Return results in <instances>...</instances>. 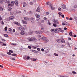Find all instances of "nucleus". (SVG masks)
I'll return each mask as SVG.
<instances>
[{
  "mask_svg": "<svg viewBox=\"0 0 77 77\" xmlns=\"http://www.w3.org/2000/svg\"><path fill=\"white\" fill-rule=\"evenodd\" d=\"M53 26H54V27H56V26H57L56 25V24H54V23H53Z\"/></svg>",
  "mask_w": 77,
  "mask_h": 77,
  "instance_id": "473e14b6",
  "label": "nucleus"
},
{
  "mask_svg": "<svg viewBox=\"0 0 77 77\" xmlns=\"http://www.w3.org/2000/svg\"><path fill=\"white\" fill-rule=\"evenodd\" d=\"M35 15L36 18H39V17H40V16L38 15V14H35Z\"/></svg>",
  "mask_w": 77,
  "mask_h": 77,
  "instance_id": "dca6fc26",
  "label": "nucleus"
},
{
  "mask_svg": "<svg viewBox=\"0 0 77 77\" xmlns=\"http://www.w3.org/2000/svg\"><path fill=\"white\" fill-rule=\"evenodd\" d=\"M18 29H19V30H24V28L22 26L18 27Z\"/></svg>",
  "mask_w": 77,
  "mask_h": 77,
  "instance_id": "9d476101",
  "label": "nucleus"
},
{
  "mask_svg": "<svg viewBox=\"0 0 77 77\" xmlns=\"http://www.w3.org/2000/svg\"><path fill=\"white\" fill-rule=\"evenodd\" d=\"M7 54H9V55H11V52H8L7 53Z\"/></svg>",
  "mask_w": 77,
  "mask_h": 77,
  "instance_id": "49530a36",
  "label": "nucleus"
},
{
  "mask_svg": "<svg viewBox=\"0 0 77 77\" xmlns=\"http://www.w3.org/2000/svg\"><path fill=\"white\" fill-rule=\"evenodd\" d=\"M42 39H44L45 41H46V42H48V40L47 39V38L45 37H43Z\"/></svg>",
  "mask_w": 77,
  "mask_h": 77,
  "instance_id": "6e6552de",
  "label": "nucleus"
},
{
  "mask_svg": "<svg viewBox=\"0 0 77 77\" xmlns=\"http://www.w3.org/2000/svg\"><path fill=\"white\" fill-rule=\"evenodd\" d=\"M54 30L55 31H54V32H55V33H57L59 32V31L56 32V31H57V28L56 29H55Z\"/></svg>",
  "mask_w": 77,
  "mask_h": 77,
  "instance_id": "aec40b11",
  "label": "nucleus"
},
{
  "mask_svg": "<svg viewBox=\"0 0 77 77\" xmlns=\"http://www.w3.org/2000/svg\"><path fill=\"white\" fill-rule=\"evenodd\" d=\"M20 34L22 35H25V33L24 31H22L20 32Z\"/></svg>",
  "mask_w": 77,
  "mask_h": 77,
  "instance_id": "6ab92c4d",
  "label": "nucleus"
},
{
  "mask_svg": "<svg viewBox=\"0 0 77 77\" xmlns=\"http://www.w3.org/2000/svg\"><path fill=\"white\" fill-rule=\"evenodd\" d=\"M11 45H16V44H11Z\"/></svg>",
  "mask_w": 77,
  "mask_h": 77,
  "instance_id": "5fc2aeb1",
  "label": "nucleus"
},
{
  "mask_svg": "<svg viewBox=\"0 0 77 77\" xmlns=\"http://www.w3.org/2000/svg\"><path fill=\"white\" fill-rule=\"evenodd\" d=\"M57 41L58 42H61V40H60V39H57Z\"/></svg>",
  "mask_w": 77,
  "mask_h": 77,
  "instance_id": "5701e85b",
  "label": "nucleus"
},
{
  "mask_svg": "<svg viewBox=\"0 0 77 77\" xmlns=\"http://www.w3.org/2000/svg\"><path fill=\"white\" fill-rule=\"evenodd\" d=\"M24 27H25V29H27V27L26 26V25H23Z\"/></svg>",
  "mask_w": 77,
  "mask_h": 77,
  "instance_id": "603ef678",
  "label": "nucleus"
},
{
  "mask_svg": "<svg viewBox=\"0 0 77 77\" xmlns=\"http://www.w3.org/2000/svg\"><path fill=\"white\" fill-rule=\"evenodd\" d=\"M9 52H10V53H13V51L10 50L9 51Z\"/></svg>",
  "mask_w": 77,
  "mask_h": 77,
  "instance_id": "a18cd8bd",
  "label": "nucleus"
},
{
  "mask_svg": "<svg viewBox=\"0 0 77 77\" xmlns=\"http://www.w3.org/2000/svg\"><path fill=\"white\" fill-rule=\"evenodd\" d=\"M74 19L75 20V21L77 23V17H74Z\"/></svg>",
  "mask_w": 77,
  "mask_h": 77,
  "instance_id": "bb28decb",
  "label": "nucleus"
},
{
  "mask_svg": "<svg viewBox=\"0 0 77 77\" xmlns=\"http://www.w3.org/2000/svg\"><path fill=\"white\" fill-rule=\"evenodd\" d=\"M14 1H12L11 2V4H9L8 5V6H13L14 5Z\"/></svg>",
  "mask_w": 77,
  "mask_h": 77,
  "instance_id": "20e7f679",
  "label": "nucleus"
},
{
  "mask_svg": "<svg viewBox=\"0 0 77 77\" xmlns=\"http://www.w3.org/2000/svg\"><path fill=\"white\" fill-rule=\"evenodd\" d=\"M49 2H47L46 3V5H49Z\"/></svg>",
  "mask_w": 77,
  "mask_h": 77,
  "instance_id": "69168bd1",
  "label": "nucleus"
},
{
  "mask_svg": "<svg viewBox=\"0 0 77 77\" xmlns=\"http://www.w3.org/2000/svg\"><path fill=\"white\" fill-rule=\"evenodd\" d=\"M54 29H51V32H54Z\"/></svg>",
  "mask_w": 77,
  "mask_h": 77,
  "instance_id": "6e6d98bb",
  "label": "nucleus"
},
{
  "mask_svg": "<svg viewBox=\"0 0 77 77\" xmlns=\"http://www.w3.org/2000/svg\"><path fill=\"white\" fill-rule=\"evenodd\" d=\"M72 32H71L69 33V35L70 36H72Z\"/></svg>",
  "mask_w": 77,
  "mask_h": 77,
  "instance_id": "37998d69",
  "label": "nucleus"
},
{
  "mask_svg": "<svg viewBox=\"0 0 77 77\" xmlns=\"http://www.w3.org/2000/svg\"><path fill=\"white\" fill-rule=\"evenodd\" d=\"M41 29H42V30H44V29H45L44 27H42V28Z\"/></svg>",
  "mask_w": 77,
  "mask_h": 77,
  "instance_id": "a19ab883",
  "label": "nucleus"
},
{
  "mask_svg": "<svg viewBox=\"0 0 77 77\" xmlns=\"http://www.w3.org/2000/svg\"><path fill=\"white\" fill-rule=\"evenodd\" d=\"M72 72L74 74H77V73L74 71Z\"/></svg>",
  "mask_w": 77,
  "mask_h": 77,
  "instance_id": "f704fd0d",
  "label": "nucleus"
},
{
  "mask_svg": "<svg viewBox=\"0 0 77 77\" xmlns=\"http://www.w3.org/2000/svg\"><path fill=\"white\" fill-rule=\"evenodd\" d=\"M57 29L58 32L60 31V32H62V33H63L64 32V31L62 29V28H57Z\"/></svg>",
  "mask_w": 77,
  "mask_h": 77,
  "instance_id": "f03ea898",
  "label": "nucleus"
},
{
  "mask_svg": "<svg viewBox=\"0 0 77 77\" xmlns=\"http://www.w3.org/2000/svg\"><path fill=\"white\" fill-rule=\"evenodd\" d=\"M3 2V0H0V3H1V4H2Z\"/></svg>",
  "mask_w": 77,
  "mask_h": 77,
  "instance_id": "b1692460",
  "label": "nucleus"
},
{
  "mask_svg": "<svg viewBox=\"0 0 77 77\" xmlns=\"http://www.w3.org/2000/svg\"><path fill=\"white\" fill-rule=\"evenodd\" d=\"M41 50L42 51H44V49L43 48H42L41 49Z\"/></svg>",
  "mask_w": 77,
  "mask_h": 77,
  "instance_id": "bf43d9fd",
  "label": "nucleus"
},
{
  "mask_svg": "<svg viewBox=\"0 0 77 77\" xmlns=\"http://www.w3.org/2000/svg\"><path fill=\"white\" fill-rule=\"evenodd\" d=\"M32 60L33 61H35L36 60V59H33Z\"/></svg>",
  "mask_w": 77,
  "mask_h": 77,
  "instance_id": "338daca9",
  "label": "nucleus"
},
{
  "mask_svg": "<svg viewBox=\"0 0 77 77\" xmlns=\"http://www.w3.org/2000/svg\"><path fill=\"white\" fill-rule=\"evenodd\" d=\"M29 41H34L35 42H36L38 41L36 38L35 37H32L31 38H29Z\"/></svg>",
  "mask_w": 77,
  "mask_h": 77,
  "instance_id": "f257e3e1",
  "label": "nucleus"
},
{
  "mask_svg": "<svg viewBox=\"0 0 77 77\" xmlns=\"http://www.w3.org/2000/svg\"><path fill=\"white\" fill-rule=\"evenodd\" d=\"M54 23H55L56 24H59V21L57 20H56L55 19H54L53 21Z\"/></svg>",
  "mask_w": 77,
  "mask_h": 77,
  "instance_id": "423d86ee",
  "label": "nucleus"
},
{
  "mask_svg": "<svg viewBox=\"0 0 77 77\" xmlns=\"http://www.w3.org/2000/svg\"><path fill=\"white\" fill-rule=\"evenodd\" d=\"M24 20L26 21H29L30 20V18H29L27 17H24Z\"/></svg>",
  "mask_w": 77,
  "mask_h": 77,
  "instance_id": "7ed1b4c3",
  "label": "nucleus"
},
{
  "mask_svg": "<svg viewBox=\"0 0 77 77\" xmlns=\"http://www.w3.org/2000/svg\"><path fill=\"white\" fill-rule=\"evenodd\" d=\"M8 10L9 11H11V10H12V8H9L8 9Z\"/></svg>",
  "mask_w": 77,
  "mask_h": 77,
  "instance_id": "864d4df0",
  "label": "nucleus"
},
{
  "mask_svg": "<svg viewBox=\"0 0 77 77\" xmlns=\"http://www.w3.org/2000/svg\"><path fill=\"white\" fill-rule=\"evenodd\" d=\"M4 36H5V37H8V35L6 34H5L4 35Z\"/></svg>",
  "mask_w": 77,
  "mask_h": 77,
  "instance_id": "c9c22d12",
  "label": "nucleus"
},
{
  "mask_svg": "<svg viewBox=\"0 0 77 77\" xmlns=\"http://www.w3.org/2000/svg\"><path fill=\"white\" fill-rule=\"evenodd\" d=\"M15 17L11 16V17H10L9 19L10 20H14V19H15Z\"/></svg>",
  "mask_w": 77,
  "mask_h": 77,
  "instance_id": "9b49d317",
  "label": "nucleus"
},
{
  "mask_svg": "<svg viewBox=\"0 0 77 77\" xmlns=\"http://www.w3.org/2000/svg\"><path fill=\"white\" fill-rule=\"evenodd\" d=\"M61 16L62 17V18H64V15H61Z\"/></svg>",
  "mask_w": 77,
  "mask_h": 77,
  "instance_id": "0e129e2a",
  "label": "nucleus"
},
{
  "mask_svg": "<svg viewBox=\"0 0 77 77\" xmlns=\"http://www.w3.org/2000/svg\"><path fill=\"white\" fill-rule=\"evenodd\" d=\"M51 10H54V9H55L54 7H51Z\"/></svg>",
  "mask_w": 77,
  "mask_h": 77,
  "instance_id": "7c9ffc66",
  "label": "nucleus"
},
{
  "mask_svg": "<svg viewBox=\"0 0 77 77\" xmlns=\"http://www.w3.org/2000/svg\"><path fill=\"white\" fill-rule=\"evenodd\" d=\"M35 33L36 34H38L39 35V34H41V31H38L35 32Z\"/></svg>",
  "mask_w": 77,
  "mask_h": 77,
  "instance_id": "ddd939ff",
  "label": "nucleus"
},
{
  "mask_svg": "<svg viewBox=\"0 0 77 77\" xmlns=\"http://www.w3.org/2000/svg\"><path fill=\"white\" fill-rule=\"evenodd\" d=\"M14 24H17V26H20V24L18 23L17 22H14Z\"/></svg>",
  "mask_w": 77,
  "mask_h": 77,
  "instance_id": "a211bd4d",
  "label": "nucleus"
},
{
  "mask_svg": "<svg viewBox=\"0 0 77 77\" xmlns=\"http://www.w3.org/2000/svg\"><path fill=\"white\" fill-rule=\"evenodd\" d=\"M58 14L59 15V17H60V16L62 15V13L59 12L58 13Z\"/></svg>",
  "mask_w": 77,
  "mask_h": 77,
  "instance_id": "cd10ccee",
  "label": "nucleus"
},
{
  "mask_svg": "<svg viewBox=\"0 0 77 77\" xmlns=\"http://www.w3.org/2000/svg\"><path fill=\"white\" fill-rule=\"evenodd\" d=\"M5 31H7V30H8V27L7 26H6L5 28Z\"/></svg>",
  "mask_w": 77,
  "mask_h": 77,
  "instance_id": "c756f323",
  "label": "nucleus"
},
{
  "mask_svg": "<svg viewBox=\"0 0 77 77\" xmlns=\"http://www.w3.org/2000/svg\"><path fill=\"white\" fill-rule=\"evenodd\" d=\"M33 3L32 2H30L29 3V5H33Z\"/></svg>",
  "mask_w": 77,
  "mask_h": 77,
  "instance_id": "4c0bfd02",
  "label": "nucleus"
},
{
  "mask_svg": "<svg viewBox=\"0 0 77 77\" xmlns=\"http://www.w3.org/2000/svg\"><path fill=\"white\" fill-rule=\"evenodd\" d=\"M2 24H4V23H3V21H1Z\"/></svg>",
  "mask_w": 77,
  "mask_h": 77,
  "instance_id": "8fccbe9b",
  "label": "nucleus"
},
{
  "mask_svg": "<svg viewBox=\"0 0 77 77\" xmlns=\"http://www.w3.org/2000/svg\"><path fill=\"white\" fill-rule=\"evenodd\" d=\"M58 11H60L62 10V9L60 8H58Z\"/></svg>",
  "mask_w": 77,
  "mask_h": 77,
  "instance_id": "e433bc0d",
  "label": "nucleus"
},
{
  "mask_svg": "<svg viewBox=\"0 0 77 77\" xmlns=\"http://www.w3.org/2000/svg\"><path fill=\"white\" fill-rule=\"evenodd\" d=\"M9 31H10V32H11V31H12V29H11V28H9Z\"/></svg>",
  "mask_w": 77,
  "mask_h": 77,
  "instance_id": "09e8293b",
  "label": "nucleus"
},
{
  "mask_svg": "<svg viewBox=\"0 0 77 77\" xmlns=\"http://www.w3.org/2000/svg\"><path fill=\"white\" fill-rule=\"evenodd\" d=\"M46 14L47 15H48L49 14V13L48 12H47Z\"/></svg>",
  "mask_w": 77,
  "mask_h": 77,
  "instance_id": "680f3d73",
  "label": "nucleus"
},
{
  "mask_svg": "<svg viewBox=\"0 0 77 77\" xmlns=\"http://www.w3.org/2000/svg\"><path fill=\"white\" fill-rule=\"evenodd\" d=\"M28 33L29 35H32L33 33V31H30L28 32Z\"/></svg>",
  "mask_w": 77,
  "mask_h": 77,
  "instance_id": "412c9836",
  "label": "nucleus"
},
{
  "mask_svg": "<svg viewBox=\"0 0 77 77\" xmlns=\"http://www.w3.org/2000/svg\"><path fill=\"white\" fill-rule=\"evenodd\" d=\"M64 30H67V28H66V27H65L64 28Z\"/></svg>",
  "mask_w": 77,
  "mask_h": 77,
  "instance_id": "774afa93",
  "label": "nucleus"
},
{
  "mask_svg": "<svg viewBox=\"0 0 77 77\" xmlns=\"http://www.w3.org/2000/svg\"><path fill=\"white\" fill-rule=\"evenodd\" d=\"M17 55V54H11V56H15Z\"/></svg>",
  "mask_w": 77,
  "mask_h": 77,
  "instance_id": "393cba45",
  "label": "nucleus"
},
{
  "mask_svg": "<svg viewBox=\"0 0 77 77\" xmlns=\"http://www.w3.org/2000/svg\"><path fill=\"white\" fill-rule=\"evenodd\" d=\"M48 24H49V25H51V23H50V21H48Z\"/></svg>",
  "mask_w": 77,
  "mask_h": 77,
  "instance_id": "c03bdc74",
  "label": "nucleus"
},
{
  "mask_svg": "<svg viewBox=\"0 0 77 77\" xmlns=\"http://www.w3.org/2000/svg\"><path fill=\"white\" fill-rule=\"evenodd\" d=\"M61 8H62L63 9H65L66 8V6L65 5L63 4L61 5Z\"/></svg>",
  "mask_w": 77,
  "mask_h": 77,
  "instance_id": "0eeeda50",
  "label": "nucleus"
},
{
  "mask_svg": "<svg viewBox=\"0 0 77 77\" xmlns=\"http://www.w3.org/2000/svg\"><path fill=\"white\" fill-rule=\"evenodd\" d=\"M44 19L45 20H46V21L47 20V19L46 17H44Z\"/></svg>",
  "mask_w": 77,
  "mask_h": 77,
  "instance_id": "3c124183",
  "label": "nucleus"
},
{
  "mask_svg": "<svg viewBox=\"0 0 77 77\" xmlns=\"http://www.w3.org/2000/svg\"><path fill=\"white\" fill-rule=\"evenodd\" d=\"M37 50H38V51H40V48H37Z\"/></svg>",
  "mask_w": 77,
  "mask_h": 77,
  "instance_id": "052dcab7",
  "label": "nucleus"
},
{
  "mask_svg": "<svg viewBox=\"0 0 77 77\" xmlns=\"http://www.w3.org/2000/svg\"><path fill=\"white\" fill-rule=\"evenodd\" d=\"M28 48H29V49H31V48H32V47L30 46H28Z\"/></svg>",
  "mask_w": 77,
  "mask_h": 77,
  "instance_id": "79ce46f5",
  "label": "nucleus"
},
{
  "mask_svg": "<svg viewBox=\"0 0 77 77\" xmlns=\"http://www.w3.org/2000/svg\"><path fill=\"white\" fill-rule=\"evenodd\" d=\"M15 5L16 6H18V1L17 0H16L14 2Z\"/></svg>",
  "mask_w": 77,
  "mask_h": 77,
  "instance_id": "1a4fd4ad",
  "label": "nucleus"
},
{
  "mask_svg": "<svg viewBox=\"0 0 77 77\" xmlns=\"http://www.w3.org/2000/svg\"><path fill=\"white\" fill-rule=\"evenodd\" d=\"M73 8H76L77 7V6L76 5H73Z\"/></svg>",
  "mask_w": 77,
  "mask_h": 77,
  "instance_id": "4be33fe9",
  "label": "nucleus"
},
{
  "mask_svg": "<svg viewBox=\"0 0 77 77\" xmlns=\"http://www.w3.org/2000/svg\"><path fill=\"white\" fill-rule=\"evenodd\" d=\"M14 14V12H11L10 13V15H12Z\"/></svg>",
  "mask_w": 77,
  "mask_h": 77,
  "instance_id": "72a5a7b5",
  "label": "nucleus"
},
{
  "mask_svg": "<svg viewBox=\"0 0 77 77\" xmlns=\"http://www.w3.org/2000/svg\"><path fill=\"white\" fill-rule=\"evenodd\" d=\"M61 42H62V43H65V40L63 39V38H62L61 39Z\"/></svg>",
  "mask_w": 77,
  "mask_h": 77,
  "instance_id": "f3484780",
  "label": "nucleus"
},
{
  "mask_svg": "<svg viewBox=\"0 0 77 77\" xmlns=\"http://www.w3.org/2000/svg\"><path fill=\"white\" fill-rule=\"evenodd\" d=\"M5 56V55L3 54L0 53V57H1V56Z\"/></svg>",
  "mask_w": 77,
  "mask_h": 77,
  "instance_id": "c85d7f7f",
  "label": "nucleus"
},
{
  "mask_svg": "<svg viewBox=\"0 0 77 77\" xmlns=\"http://www.w3.org/2000/svg\"><path fill=\"white\" fill-rule=\"evenodd\" d=\"M2 20V18L1 16H0V20Z\"/></svg>",
  "mask_w": 77,
  "mask_h": 77,
  "instance_id": "e2e57ef3",
  "label": "nucleus"
},
{
  "mask_svg": "<svg viewBox=\"0 0 77 77\" xmlns=\"http://www.w3.org/2000/svg\"><path fill=\"white\" fill-rule=\"evenodd\" d=\"M27 6V4L26 2H23V7H25V6Z\"/></svg>",
  "mask_w": 77,
  "mask_h": 77,
  "instance_id": "2eb2a0df",
  "label": "nucleus"
},
{
  "mask_svg": "<svg viewBox=\"0 0 77 77\" xmlns=\"http://www.w3.org/2000/svg\"><path fill=\"white\" fill-rule=\"evenodd\" d=\"M40 31L41 34V33H43V32H43V31Z\"/></svg>",
  "mask_w": 77,
  "mask_h": 77,
  "instance_id": "13d9d810",
  "label": "nucleus"
},
{
  "mask_svg": "<svg viewBox=\"0 0 77 77\" xmlns=\"http://www.w3.org/2000/svg\"><path fill=\"white\" fill-rule=\"evenodd\" d=\"M29 59H30V57L27 56L26 57V59H27L28 60H29Z\"/></svg>",
  "mask_w": 77,
  "mask_h": 77,
  "instance_id": "58836bf2",
  "label": "nucleus"
},
{
  "mask_svg": "<svg viewBox=\"0 0 77 77\" xmlns=\"http://www.w3.org/2000/svg\"><path fill=\"white\" fill-rule=\"evenodd\" d=\"M22 21L23 24H26L27 23V22L26 21H24L23 20H22Z\"/></svg>",
  "mask_w": 77,
  "mask_h": 77,
  "instance_id": "f8f14e48",
  "label": "nucleus"
},
{
  "mask_svg": "<svg viewBox=\"0 0 77 77\" xmlns=\"http://www.w3.org/2000/svg\"><path fill=\"white\" fill-rule=\"evenodd\" d=\"M31 23H35V21L33 20H31Z\"/></svg>",
  "mask_w": 77,
  "mask_h": 77,
  "instance_id": "a878e982",
  "label": "nucleus"
},
{
  "mask_svg": "<svg viewBox=\"0 0 77 77\" xmlns=\"http://www.w3.org/2000/svg\"><path fill=\"white\" fill-rule=\"evenodd\" d=\"M0 10H1V11H3V8L2 7H0Z\"/></svg>",
  "mask_w": 77,
  "mask_h": 77,
  "instance_id": "ea45409f",
  "label": "nucleus"
},
{
  "mask_svg": "<svg viewBox=\"0 0 77 77\" xmlns=\"http://www.w3.org/2000/svg\"><path fill=\"white\" fill-rule=\"evenodd\" d=\"M54 54L55 56H58V54H56V53H54Z\"/></svg>",
  "mask_w": 77,
  "mask_h": 77,
  "instance_id": "2f4dec72",
  "label": "nucleus"
},
{
  "mask_svg": "<svg viewBox=\"0 0 77 77\" xmlns=\"http://www.w3.org/2000/svg\"><path fill=\"white\" fill-rule=\"evenodd\" d=\"M2 46H6V44H3V45H2Z\"/></svg>",
  "mask_w": 77,
  "mask_h": 77,
  "instance_id": "de8ad7c7",
  "label": "nucleus"
},
{
  "mask_svg": "<svg viewBox=\"0 0 77 77\" xmlns=\"http://www.w3.org/2000/svg\"><path fill=\"white\" fill-rule=\"evenodd\" d=\"M40 12V9L39 8H38L36 11V12Z\"/></svg>",
  "mask_w": 77,
  "mask_h": 77,
  "instance_id": "4468645a",
  "label": "nucleus"
},
{
  "mask_svg": "<svg viewBox=\"0 0 77 77\" xmlns=\"http://www.w3.org/2000/svg\"><path fill=\"white\" fill-rule=\"evenodd\" d=\"M62 24L63 26H68L69 25L68 23L66 22H65L64 23L63 22L62 23Z\"/></svg>",
  "mask_w": 77,
  "mask_h": 77,
  "instance_id": "39448f33",
  "label": "nucleus"
},
{
  "mask_svg": "<svg viewBox=\"0 0 77 77\" xmlns=\"http://www.w3.org/2000/svg\"><path fill=\"white\" fill-rule=\"evenodd\" d=\"M69 20H72V17H70L69 18Z\"/></svg>",
  "mask_w": 77,
  "mask_h": 77,
  "instance_id": "4d7b16f0",
  "label": "nucleus"
}]
</instances>
